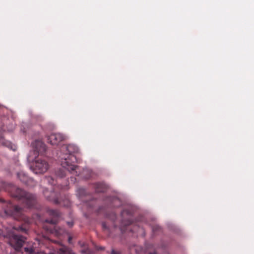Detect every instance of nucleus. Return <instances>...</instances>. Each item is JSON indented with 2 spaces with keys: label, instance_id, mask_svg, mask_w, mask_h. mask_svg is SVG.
<instances>
[{
  "label": "nucleus",
  "instance_id": "nucleus-8",
  "mask_svg": "<svg viewBox=\"0 0 254 254\" xmlns=\"http://www.w3.org/2000/svg\"><path fill=\"white\" fill-rule=\"evenodd\" d=\"M65 136L60 133H54L48 137V142L52 145H57L64 140Z\"/></svg>",
  "mask_w": 254,
  "mask_h": 254
},
{
  "label": "nucleus",
  "instance_id": "nucleus-9",
  "mask_svg": "<svg viewBox=\"0 0 254 254\" xmlns=\"http://www.w3.org/2000/svg\"><path fill=\"white\" fill-rule=\"evenodd\" d=\"M4 130L5 129L4 128V127L0 128V143L3 146L7 147V148H9L10 149L13 151H15L17 148L16 145L12 144L11 142H9L8 140H6L3 138V132Z\"/></svg>",
  "mask_w": 254,
  "mask_h": 254
},
{
  "label": "nucleus",
  "instance_id": "nucleus-4",
  "mask_svg": "<svg viewBox=\"0 0 254 254\" xmlns=\"http://www.w3.org/2000/svg\"><path fill=\"white\" fill-rule=\"evenodd\" d=\"M4 212L7 215L12 216L16 220H20L24 218L22 209L17 205H12L11 203L7 204V208L5 209Z\"/></svg>",
  "mask_w": 254,
  "mask_h": 254
},
{
  "label": "nucleus",
  "instance_id": "nucleus-5",
  "mask_svg": "<svg viewBox=\"0 0 254 254\" xmlns=\"http://www.w3.org/2000/svg\"><path fill=\"white\" fill-rule=\"evenodd\" d=\"M31 168L35 174H42L47 171L49 164L45 160L38 159L35 161Z\"/></svg>",
  "mask_w": 254,
  "mask_h": 254
},
{
  "label": "nucleus",
  "instance_id": "nucleus-20",
  "mask_svg": "<svg viewBox=\"0 0 254 254\" xmlns=\"http://www.w3.org/2000/svg\"><path fill=\"white\" fill-rule=\"evenodd\" d=\"M111 254H121V252L120 251H116L114 249H112Z\"/></svg>",
  "mask_w": 254,
  "mask_h": 254
},
{
  "label": "nucleus",
  "instance_id": "nucleus-27",
  "mask_svg": "<svg viewBox=\"0 0 254 254\" xmlns=\"http://www.w3.org/2000/svg\"><path fill=\"white\" fill-rule=\"evenodd\" d=\"M13 129V128H11V129H8V131H12Z\"/></svg>",
  "mask_w": 254,
  "mask_h": 254
},
{
  "label": "nucleus",
  "instance_id": "nucleus-26",
  "mask_svg": "<svg viewBox=\"0 0 254 254\" xmlns=\"http://www.w3.org/2000/svg\"><path fill=\"white\" fill-rule=\"evenodd\" d=\"M102 225H103V227L104 228H106L105 224L103 223V224H102Z\"/></svg>",
  "mask_w": 254,
  "mask_h": 254
},
{
  "label": "nucleus",
  "instance_id": "nucleus-12",
  "mask_svg": "<svg viewBox=\"0 0 254 254\" xmlns=\"http://www.w3.org/2000/svg\"><path fill=\"white\" fill-rule=\"evenodd\" d=\"M17 176L21 182L26 185H28V182L30 181L27 176L22 172L17 173Z\"/></svg>",
  "mask_w": 254,
  "mask_h": 254
},
{
  "label": "nucleus",
  "instance_id": "nucleus-7",
  "mask_svg": "<svg viewBox=\"0 0 254 254\" xmlns=\"http://www.w3.org/2000/svg\"><path fill=\"white\" fill-rule=\"evenodd\" d=\"M34 149L33 152L35 154V159L39 155H43L46 150L45 144L41 141L35 140L32 143Z\"/></svg>",
  "mask_w": 254,
  "mask_h": 254
},
{
  "label": "nucleus",
  "instance_id": "nucleus-15",
  "mask_svg": "<svg viewBox=\"0 0 254 254\" xmlns=\"http://www.w3.org/2000/svg\"><path fill=\"white\" fill-rule=\"evenodd\" d=\"M111 201V206L114 207H117L121 205L120 199L117 197H112L110 198Z\"/></svg>",
  "mask_w": 254,
  "mask_h": 254
},
{
  "label": "nucleus",
  "instance_id": "nucleus-13",
  "mask_svg": "<svg viewBox=\"0 0 254 254\" xmlns=\"http://www.w3.org/2000/svg\"><path fill=\"white\" fill-rule=\"evenodd\" d=\"M59 254H75L70 248L63 246L58 250Z\"/></svg>",
  "mask_w": 254,
  "mask_h": 254
},
{
  "label": "nucleus",
  "instance_id": "nucleus-2",
  "mask_svg": "<svg viewBox=\"0 0 254 254\" xmlns=\"http://www.w3.org/2000/svg\"><path fill=\"white\" fill-rule=\"evenodd\" d=\"M10 193L13 197L21 200L27 207H31L36 203V199L34 195L15 186L11 188Z\"/></svg>",
  "mask_w": 254,
  "mask_h": 254
},
{
  "label": "nucleus",
  "instance_id": "nucleus-19",
  "mask_svg": "<svg viewBox=\"0 0 254 254\" xmlns=\"http://www.w3.org/2000/svg\"><path fill=\"white\" fill-rule=\"evenodd\" d=\"M13 228H14V229H15L19 232H24V233L26 232V228H24L22 226H19L16 227H13Z\"/></svg>",
  "mask_w": 254,
  "mask_h": 254
},
{
  "label": "nucleus",
  "instance_id": "nucleus-21",
  "mask_svg": "<svg viewBox=\"0 0 254 254\" xmlns=\"http://www.w3.org/2000/svg\"><path fill=\"white\" fill-rule=\"evenodd\" d=\"M67 225L69 227H71L73 225V222L72 221L67 222Z\"/></svg>",
  "mask_w": 254,
  "mask_h": 254
},
{
  "label": "nucleus",
  "instance_id": "nucleus-11",
  "mask_svg": "<svg viewBox=\"0 0 254 254\" xmlns=\"http://www.w3.org/2000/svg\"><path fill=\"white\" fill-rule=\"evenodd\" d=\"M94 187L96 192H103L107 189L106 186L104 184L101 183L95 184Z\"/></svg>",
  "mask_w": 254,
  "mask_h": 254
},
{
  "label": "nucleus",
  "instance_id": "nucleus-23",
  "mask_svg": "<svg viewBox=\"0 0 254 254\" xmlns=\"http://www.w3.org/2000/svg\"><path fill=\"white\" fill-rule=\"evenodd\" d=\"M72 242V237L69 236L68 238V242L69 244H71Z\"/></svg>",
  "mask_w": 254,
  "mask_h": 254
},
{
  "label": "nucleus",
  "instance_id": "nucleus-1",
  "mask_svg": "<svg viewBox=\"0 0 254 254\" xmlns=\"http://www.w3.org/2000/svg\"><path fill=\"white\" fill-rule=\"evenodd\" d=\"M79 152L78 148L74 144L63 145L60 149L59 157L61 158V166L63 168L58 170L56 175L62 178L66 175V172L78 176L77 170L78 167L74 163L77 161L74 154Z\"/></svg>",
  "mask_w": 254,
  "mask_h": 254
},
{
  "label": "nucleus",
  "instance_id": "nucleus-18",
  "mask_svg": "<svg viewBox=\"0 0 254 254\" xmlns=\"http://www.w3.org/2000/svg\"><path fill=\"white\" fill-rule=\"evenodd\" d=\"M77 194L79 197H81L82 196L84 195L86 193V190L83 188H79L77 190Z\"/></svg>",
  "mask_w": 254,
  "mask_h": 254
},
{
  "label": "nucleus",
  "instance_id": "nucleus-17",
  "mask_svg": "<svg viewBox=\"0 0 254 254\" xmlns=\"http://www.w3.org/2000/svg\"><path fill=\"white\" fill-rule=\"evenodd\" d=\"M45 181L52 186H55L57 182V181H55L53 177L50 176L47 177Z\"/></svg>",
  "mask_w": 254,
  "mask_h": 254
},
{
  "label": "nucleus",
  "instance_id": "nucleus-3",
  "mask_svg": "<svg viewBox=\"0 0 254 254\" xmlns=\"http://www.w3.org/2000/svg\"><path fill=\"white\" fill-rule=\"evenodd\" d=\"M66 189V187L63 186H58L57 187L54 188L52 191H49L47 189H45L43 191V194L45 197L49 201H52L55 204H60L64 207H69L70 205V202L69 199L65 197L64 199L59 197V194L57 192L58 189Z\"/></svg>",
  "mask_w": 254,
  "mask_h": 254
},
{
  "label": "nucleus",
  "instance_id": "nucleus-10",
  "mask_svg": "<svg viewBox=\"0 0 254 254\" xmlns=\"http://www.w3.org/2000/svg\"><path fill=\"white\" fill-rule=\"evenodd\" d=\"M47 213L52 218L51 220H47L46 221L53 224L57 223L60 216V212L58 210L48 209Z\"/></svg>",
  "mask_w": 254,
  "mask_h": 254
},
{
  "label": "nucleus",
  "instance_id": "nucleus-22",
  "mask_svg": "<svg viewBox=\"0 0 254 254\" xmlns=\"http://www.w3.org/2000/svg\"><path fill=\"white\" fill-rule=\"evenodd\" d=\"M147 254H159L156 251L149 252Z\"/></svg>",
  "mask_w": 254,
  "mask_h": 254
},
{
  "label": "nucleus",
  "instance_id": "nucleus-24",
  "mask_svg": "<svg viewBox=\"0 0 254 254\" xmlns=\"http://www.w3.org/2000/svg\"><path fill=\"white\" fill-rule=\"evenodd\" d=\"M70 180H71V182H73V183H74L75 180H76V178H73V177H71L70 178Z\"/></svg>",
  "mask_w": 254,
  "mask_h": 254
},
{
  "label": "nucleus",
  "instance_id": "nucleus-14",
  "mask_svg": "<svg viewBox=\"0 0 254 254\" xmlns=\"http://www.w3.org/2000/svg\"><path fill=\"white\" fill-rule=\"evenodd\" d=\"M79 244L81 247H82V249L80 250V252L82 254H92V251L89 249H88L85 243L80 242H79Z\"/></svg>",
  "mask_w": 254,
  "mask_h": 254
},
{
  "label": "nucleus",
  "instance_id": "nucleus-16",
  "mask_svg": "<svg viewBox=\"0 0 254 254\" xmlns=\"http://www.w3.org/2000/svg\"><path fill=\"white\" fill-rule=\"evenodd\" d=\"M52 233H55V235L57 236H60L63 235L65 231L64 229L58 227L57 226H54V228Z\"/></svg>",
  "mask_w": 254,
  "mask_h": 254
},
{
  "label": "nucleus",
  "instance_id": "nucleus-25",
  "mask_svg": "<svg viewBox=\"0 0 254 254\" xmlns=\"http://www.w3.org/2000/svg\"><path fill=\"white\" fill-rule=\"evenodd\" d=\"M0 202H4V200L2 198H0Z\"/></svg>",
  "mask_w": 254,
  "mask_h": 254
},
{
  "label": "nucleus",
  "instance_id": "nucleus-28",
  "mask_svg": "<svg viewBox=\"0 0 254 254\" xmlns=\"http://www.w3.org/2000/svg\"><path fill=\"white\" fill-rule=\"evenodd\" d=\"M33 153L34 154V155H35V154L33 152ZM31 153H32V152H31Z\"/></svg>",
  "mask_w": 254,
  "mask_h": 254
},
{
  "label": "nucleus",
  "instance_id": "nucleus-6",
  "mask_svg": "<svg viewBox=\"0 0 254 254\" xmlns=\"http://www.w3.org/2000/svg\"><path fill=\"white\" fill-rule=\"evenodd\" d=\"M132 215V212L129 209H125L121 212L122 221L120 226L121 231H124L125 228L127 226L130 225L132 223V221L130 217Z\"/></svg>",
  "mask_w": 254,
  "mask_h": 254
}]
</instances>
